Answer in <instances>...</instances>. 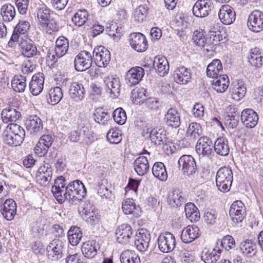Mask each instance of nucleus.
<instances>
[{
	"label": "nucleus",
	"mask_w": 263,
	"mask_h": 263,
	"mask_svg": "<svg viewBox=\"0 0 263 263\" xmlns=\"http://www.w3.org/2000/svg\"><path fill=\"white\" fill-rule=\"evenodd\" d=\"M66 185L64 177L61 176L55 180L52 187L51 192L60 203L67 200L72 204H77L86 196V190L82 181L76 180Z\"/></svg>",
	"instance_id": "nucleus-1"
},
{
	"label": "nucleus",
	"mask_w": 263,
	"mask_h": 263,
	"mask_svg": "<svg viewBox=\"0 0 263 263\" xmlns=\"http://www.w3.org/2000/svg\"><path fill=\"white\" fill-rule=\"evenodd\" d=\"M25 132L23 127L14 123H10L3 134L4 142L11 146L20 145L24 140Z\"/></svg>",
	"instance_id": "nucleus-2"
},
{
	"label": "nucleus",
	"mask_w": 263,
	"mask_h": 263,
	"mask_svg": "<svg viewBox=\"0 0 263 263\" xmlns=\"http://www.w3.org/2000/svg\"><path fill=\"white\" fill-rule=\"evenodd\" d=\"M233 175L232 170L227 167H220L216 173V183L218 190L223 193L228 192L232 185Z\"/></svg>",
	"instance_id": "nucleus-3"
},
{
	"label": "nucleus",
	"mask_w": 263,
	"mask_h": 263,
	"mask_svg": "<svg viewBox=\"0 0 263 263\" xmlns=\"http://www.w3.org/2000/svg\"><path fill=\"white\" fill-rule=\"evenodd\" d=\"M159 250L163 253H168L173 251L176 245L174 236L170 232L161 233L157 239Z\"/></svg>",
	"instance_id": "nucleus-4"
},
{
	"label": "nucleus",
	"mask_w": 263,
	"mask_h": 263,
	"mask_svg": "<svg viewBox=\"0 0 263 263\" xmlns=\"http://www.w3.org/2000/svg\"><path fill=\"white\" fill-rule=\"evenodd\" d=\"M92 59L98 67H105L110 61V52L102 46L96 47L93 49Z\"/></svg>",
	"instance_id": "nucleus-5"
},
{
	"label": "nucleus",
	"mask_w": 263,
	"mask_h": 263,
	"mask_svg": "<svg viewBox=\"0 0 263 263\" xmlns=\"http://www.w3.org/2000/svg\"><path fill=\"white\" fill-rule=\"evenodd\" d=\"M92 57L87 51H81L75 58L74 64L78 71H84L90 68L92 63Z\"/></svg>",
	"instance_id": "nucleus-6"
},
{
	"label": "nucleus",
	"mask_w": 263,
	"mask_h": 263,
	"mask_svg": "<svg viewBox=\"0 0 263 263\" xmlns=\"http://www.w3.org/2000/svg\"><path fill=\"white\" fill-rule=\"evenodd\" d=\"M64 242L59 239L52 240L46 248L48 258L52 260H57L62 257Z\"/></svg>",
	"instance_id": "nucleus-7"
},
{
	"label": "nucleus",
	"mask_w": 263,
	"mask_h": 263,
	"mask_svg": "<svg viewBox=\"0 0 263 263\" xmlns=\"http://www.w3.org/2000/svg\"><path fill=\"white\" fill-rule=\"evenodd\" d=\"M213 8L211 0H198L192 9L193 14L197 17L207 16Z\"/></svg>",
	"instance_id": "nucleus-8"
},
{
	"label": "nucleus",
	"mask_w": 263,
	"mask_h": 263,
	"mask_svg": "<svg viewBox=\"0 0 263 263\" xmlns=\"http://www.w3.org/2000/svg\"><path fill=\"white\" fill-rule=\"evenodd\" d=\"M178 165L184 175L190 176L196 172V162L191 155L182 156L178 160Z\"/></svg>",
	"instance_id": "nucleus-9"
},
{
	"label": "nucleus",
	"mask_w": 263,
	"mask_h": 263,
	"mask_svg": "<svg viewBox=\"0 0 263 263\" xmlns=\"http://www.w3.org/2000/svg\"><path fill=\"white\" fill-rule=\"evenodd\" d=\"M247 26L254 32H259L263 29V13L259 10L253 11L248 18Z\"/></svg>",
	"instance_id": "nucleus-10"
},
{
	"label": "nucleus",
	"mask_w": 263,
	"mask_h": 263,
	"mask_svg": "<svg viewBox=\"0 0 263 263\" xmlns=\"http://www.w3.org/2000/svg\"><path fill=\"white\" fill-rule=\"evenodd\" d=\"M132 48L138 52L145 51L148 46L145 36L139 32L132 33L129 39Z\"/></svg>",
	"instance_id": "nucleus-11"
},
{
	"label": "nucleus",
	"mask_w": 263,
	"mask_h": 263,
	"mask_svg": "<svg viewBox=\"0 0 263 263\" xmlns=\"http://www.w3.org/2000/svg\"><path fill=\"white\" fill-rule=\"evenodd\" d=\"M133 234V229L128 224H122L119 226L115 232L117 241L123 245H127L129 243Z\"/></svg>",
	"instance_id": "nucleus-12"
},
{
	"label": "nucleus",
	"mask_w": 263,
	"mask_h": 263,
	"mask_svg": "<svg viewBox=\"0 0 263 263\" xmlns=\"http://www.w3.org/2000/svg\"><path fill=\"white\" fill-rule=\"evenodd\" d=\"M229 214L234 222H241L246 214V208L244 204L240 200L234 202L230 206Z\"/></svg>",
	"instance_id": "nucleus-13"
},
{
	"label": "nucleus",
	"mask_w": 263,
	"mask_h": 263,
	"mask_svg": "<svg viewBox=\"0 0 263 263\" xmlns=\"http://www.w3.org/2000/svg\"><path fill=\"white\" fill-rule=\"evenodd\" d=\"M104 83L105 90L110 94V97L115 98L119 96L121 85L119 78L108 76L104 78Z\"/></svg>",
	"instance_id": "nucleus-14"
},
{
	"label": "nucleus",
	"mask_w": 263,
	"mask_h": 263,
	"mask_svg": "<svg viewBox=\"0 0 263 263\" xmlns=\"http://www.w3.org/2000/svg\"><path fill=\"white\" fill-rule=\"evenodd\" d=\"M218 17L222 24L228 25L232 24L235 20L236 13L231 6L224 5L219 10Z\"/></svg>",
	"instance_id": "nucleus-15"
},
{
	"label": "nucleus",
	"mask_w": 263,
	"mask_h": 263,
	"mask_svg": "<svg viewBox=\"0 0 263 263\" xmlns=\"http://www.w3.org/2000/svg\"><path fill=\"white\" fill-rule=\"evenodd\" d=\"M144 75V70L141 67H135L130 68L125 76L126 83L133 86L138 84Z\"/></svg>",
	"instance_id": "nucleus-16"
},
{
	"label": "nucleus",
	"mask_w": 263,
	"mask_h": 263,
	"mask_svg": "<svg viewBox=\"0 0 263 263\" xmlns=\"http://www.w3.org/2000/svg\"><path fill=\"white\" fill-rule=\"evenodd\" d=\"M151 237L149 232L145 229H141L137 233L135 240V245L140 252L145 251L149 247Z\"/></svg>",
	"instance_id": "nucleus-17"
},
{
	"label": "nucleus",
	"mask_w": 263,
	"mask_h": 263,
	"mask_svg": "<svg viewBox=\"0 0 263 263\" xmlns=\"http://www.w3.org/2000/svg\"><path fill=\"white\" fill-rule=\"evenodd\" d=\"M240 120L242 124L247 128H252L257 124L258 116L257 113L252 109L243 110L241 114Z\"/></svg>",
	"instance_id": "nucleus-18"
},
{
	"label": "nucleus",
	"mask_w": 263,
	"mask_h": 263,
	"mask_svg": "<svg viewBox=\"0 0 263 263\" xmlns=\"http://www.w3.org/2000/svg\"><path fill=\"white\" fill-rule=\"evenodd\" d=\"M30 27L28 22L26 21H20L14 27L13 33L10 39L8 45L10 47H13L15 42L21 41L20 36L18 34H24L27 32Z\"/></svg>",
	"instance_id": "nucleus-19"
},
{
	"label": "nucleus",
	"mask_w": 263,
	"mask_h": 263,
	"mask_svg": "<svg viewBox=\"0 0 263 263\" xmlns=\"http://www.w3.org/2000/svg\"><path fill=\"white\" fill-rule=\"evenodd\" d=\"M70 98L76 102L83 101L85 96V89L84 86L78 82L71 83L68 89Z\"/></svg>",
	"instance_id": "nucleus-20"
},
{
	"label": "nucleus",
	"mask_w": 263,
	"mask_h": 263,
	"mask_svg": "<svg viewBox=\"0 0 263 263\" xmlns=\"http://www.w3.org/2000/svg\"><path fill=\"white\" fill-rule=\"evenodd\" d=\"M212 141L207 137H201L198 141L195 148L199 155L209 156L212 152Z\"/></svg>",
	"instance_id": "nucleus-21"
},
{
	"label": "nucleus",
	"mask_w": 263,
	"mask_h": 263,
	"mask_svg": "<svg viewBox=\"0 0 263 263\" xmlns=\"http://www.w3.org/2000/svg\"><path fill=\"white\" fill-rule=\"evenodd\" d=\"M44 83V77L43 73H37L33 75L29 85L31 93L34 96L39 95L43 89Z\"/></svg>",
	"instance_id": "nucleus-22"
},
{
	"label": "nucleus",
	"mask_w": 263,
	"mask_h": 263,
	"mask_svg": "<svg viewBox=\"0 0 263 263\" xmlns=\"http://www.w3.org/2000/svg\"><path fill=\"white\" fill-rule=\"evenodd\" d=\"M164 122L168 126L178 128L181 123L180 114L175 108L168 109L164 115Z\"/></svg>",
	"instance_id": "nucleus-23"
},
{
	"label": "nucleus",
	"mask_w": 263,
	"mask_h": 263,
	"mask_svg": "<svg viewBox=\"0 0 263 263\" xmlns=\"http://www.w3.org/2000/svg\"><path fill=\"white\" fill-rule=\"evenodd\" d=\"M52 139L49 135L42 136L34 148V152L39 157L44 156L51 145Z\"/></svg>",
	"instance_id": "nucleus-24"
},
{
	"label": "nucleus",
	"mask_w": 263,
	"mask_h": 263,
	"mask_svg": "<svg viewBox=\"0 0 263 263\" xmlns=\"http://www.w3.org/2000/svg\"><path fill=\"white\" fill-rule=\"evenodd\" d=\"M16 208L14 200L12 199H8L2 205L1 212L7 220H11L16 214Z\"/></svg>",
	"instance_id": "nucleus-25"
},
{
	"label": "nucleus",
	"mask_w": 263,
	"mask_h": 263,
	"mask_svg": "<svg viewBox=\"0 0 263 263\" xmlns=\"http://www.w3.org/2000/svg\"><path fill=\"white\" fill-rule=\"evenodd\" d=\"M199 236V229L198 227L195 225L188 226L182 231L181 239L183 242L187 243L193 241Z\"/></svg>",
	"instance_id": "nucleus-26"
},
{
	"label": "nucleus",
	"mask_w": 263,
	"mask_h": 263,
	"mask_svg": "<svg viewBox=\"0 0 263 263\" xmlns=\"http://www.w3.org/2000/svg\"><path fill=\"white\" fill-rule=\"evenodd\" d=\"M21 48L22 54L27 58L33 57L39 53L36 46L31 41L23 40L18 42Z\"/></svg>",
	"instance_id": "nucleus-27"
},
{
	"label": "nucleus",
	"mask_w": 263,
	"mask_h": 263,
	"mask_svg": "<svg viewBox=\"0 0 263 263\" xmlns=\"http://www.w3.org/2000/svg\"><path fill=\"white\" fill-rule=\"evenodd\" d=\"M27 129L31 134H37L43 129V123L41 119L36 115L28 117L26 121Z\"/></svg>",
	"instance_id": "nucleus-28"
},
{
	"label": "nucleus",
	"mask_w": 263,
	"mask_h": 263,
	"mask_svg": "<svg viewBox=\"0 0 263 263\" xmlns=\"http://www.w3.org/2000/svg\"><path fill=\"white\" fill-rule=\"evenodd\" d=\"M153 66L158 74L162 77L166 75L169 71L168 62L163 56L158 55L155 57Z\"/></svg>",
	"instance_id": "nucleus-29"
},
{
	"label": "nucleus",
	"mask_w": 263,
	"mask_h": 263,
	"mask_svg": "<svg viewBox=\"0 0 263 263\" xmlns=\"http://www.w3.org/2000/svg\"><path fill=\"white\" fill-rule=\"evenodd\" d=\"M174 78L177 83L186 84L191 80V73L189 69L184 66H180L174 71Z\"/></svg>",
	"instance_id": "nucleus-30"
},
{
	"label": "nucleus",
	"mask_w": 263,
	"mask_h": 263,
	"mask_svg": "<svg viewBox=\"0 0 263 263\" xmlns=\"http://www.w3.org/2000/svg\"><path fill=\"white\" fill-rule=\"evenodd\" d=\"M223 72V67L221 61L218 59L213 60L208 66L206 75L209 78L217 79Z\"/></svg>",
	"instance_id": "nucleus-31"
},
{
	"label": "nucleus",
	"mask_w": 263,
	"mask_h": 263,
	"mask_svg": "<svg viewBox=\"0 0 263 263\" xmlns=\"http://www.w3.org/2000/svg\"><path fill=\"white\" fill-rule=\"evenodd\" d=\"M221 250L216 247L212 250L204 248L201 253V258L205 263H214L219 258Z\"/></svg>",
	"instance_id": "nucleus-32"
},
{
	"label": "nucleus",
	"mask_w": 263,
	"mask_h": 263,
	"mask_svg": "<svg viewBox=\"0 0 263 263\" xmlns=\"http://www.w3.org/2000/svg\"><path fill=\"white\" fill-rule=\"evenodd\" d=\"M134 166L138 175L139 176L145 175L149 168L147 157L143 156L138 157L134 161Z\"/></svg>",
	"instance_id": "nucleus-33"
},
{
	"label": "nucleus",
	"mask_w": 263,
	"mask_h": 263,
	"mask_svg": "<svg viewBox=\"0 0 263 263\" xmlns=\"http://www.w3.org/2000/svg\"><path fill=\"white\" fill-rule=\"evenodd\" d=\"M0 14L4 22H10L15 16L16 11L15 7L11 4H5L2 6L1 8Z\"/></svg>",
	"instance_id": "nucleus-34"
},
{
	"label": "nucleus",
	"mask_w": 263,
	"mask_h": 263,
	"mask_svg": "<svg viewBox=\"0 0 263 263\" xmlns=\"http://www.w3.org/2000/svg\"><path fill=\"white\" fill-rule=\"evenodd\" d=\"M214 150L219 155L223 156L228 155L230 147L227 139L223 137L218 138L214 143Z\"/></svg>",
	"instance_id": "nucleus-35"
},
{
	"label": "nucleus",
	"mask_w": 263,
	"mask_h": 263,
	"mask_svg": "<svg viewBox=\"0 0 263 263\" xmlns=\"http://www.w3.org/2000/svg\"><path fill=\"white\" fill-rule=\"evenodd\" d=\"M212 88L217 92H225L229 85V80L227 75L220 76L217 79H215L212 83Z\"/></svg>",
	"instance_id": "nucleus-36"
},
{
	"label": "nucleus",
	"mask_w": 263,
	"mask_h": 263,
	"mask_svg": "<svg viewBox=\"0 0 263 263\" xmlns=\"http://www.w3.org/2000/svg\"><path fill=\"white\" fill-rule=\"evenodd\" d=\"M69 47L68 40L64 36H60L55 42L54 52L59 58L64 55L67 52Z\"/></svg>",
	"instance_id": "nucleus-37"
},
{
	"label": "nucleus",
	"mask_w": 263,
	"mask_h": 263,
	"mask_svg": "<svg viewBox=\"0 0 263 263\" xmlns=\"http://www.w3.org/2000/svg\"><path fill=\"white\" fill-rule=\"evenodd\" d=\"M98 245L95 240H89L83 243L81 250L85 257L92 258L97 253Z\"/></svg>",
	"instance_id": "nucleus-38"
},
{
	"label": "nucleus",
	"mask_w": 263,
	"mask_h": 263,
	"mask_svg": "<svg viewBox=\"0 0 263 263\" xmlns=\"http://www.w3.org/2000/svg\"><path fill=\"white\" fill-rule=\"evenodd\" d=\"M202 30H197L193 32L192 40L197 46L204 48L208 52L211 51V49L208 46V37Z\"/></svg>",
	"instance_id": "nucleus-39"
},
{
	"label": "nucleus",
	"mask_w": 263,
	"mask_h": 263,
	"mask_svg": "<svg viewBox=\"0 0 263 263\" xmlns=\"http://www.w3.org/2000/svg\"><path fill=\"white\" fill-rule=\"evenodd\" d=\"M20 112L13 108L4 109L1 113L3 121L5 123L15 122L20 117Z\"/></svg>",
	"instance_id": "nucleus-40"
},
{
	"label": "nucleus",
	"mask_w": 263,
	"mask_h": 263,
	"mask_svg": "<svg viewBox=\"0 0 263 263\" xmlns=\"http://www.w3.org/2000/svg\"><path fill=\"white\" fill-rule=\"evenodd\" d=\"M249 63L256 67H260L263 64V54L258 48L251 49L249 57Z\"/></svg>",
	"instance_id": "nucleus-41"
},
{
	"label": "nucleus",
	"mask_w": 263,
	"mask_h": 263,
	"mask_svg": "<svg viewBox=\"0 0 263 263\" xmlns=\"http://www.w3.org/2000/svg\"><path fill=\"white\" fill-rule=\"evenodd\" d=\"M152 173L155 177L161 181L167 179V173L164 164L162 162H156L152 167Z\"/></svg>",
	"instance_id": "nucleus-42"
},
{
	"label": "nucleus",
	"mask_w": 263,
	"mask_h": 263,
	"mask_svg": "<svg viewBox=\"0 0 263 263\" xmlns=\"http://www.w3.org/2000/svg\"><path fill=\"white\" fill-rule=\"evenodd\" d=\"M121 263H140L139 255L133 250L123 251L120 256Z\"/></svg>",
	"instance_id": "nucleus-43"
},
{
	"label": "nucleus",
	"mask_w": 263,
	"mask_h": 263,
	"mask_svg": "<svg viewBox=\"0 0 263 263\" xmlns=\"http://www.w3.org/2000/svg\"><path fill=\"white\" fill-rule=\"evenodd\" d=\"M167 201L172 206H179L184 202V198L179 190H173L168 194Z\"/></svg>",
	"instance_id": "nucleus-44"
},
{
	"label": "nucleus",
	"mask_w": 263,
	"mask_h": 263,
	"mask_svg": "<svg viewBox=\"0 0 263 263\" xmlns=\"http://www.w3.org/2000/svg\"><path fill=\"white\" fill-rule=\"evenodd\" d=\"M184 212L186 218L191 222L197 221L200 218L199 210L193 203L189 202L185 204Z\"/></svg>",
	"instance_id": "nucleus-45"
},
{
	"label": "nucleus",
	"mask_w": 263,
	"mask_h": 263,
	"mask_svg": "<svg viewBox=\"0 0 263 263\" xmlns=\"http://www.w3.org/2000/svg\"><path fill=\"white\" fill-rule=\"evenodd\" d=\"M67 237L69 243L72 246H77L82 237V233L80 228L77 227H71L68 231Z\"/></svg>",
	"instance_id": "nucleus-46"
},
{
	"label": "nucleus",
	"mask_w": 263,
	"mask_h": 263,
	"mask_svg": "<svg viewBox=\"0 0 263 263\" xmlns=\"http://www.w3.org/2000/svg\"><path fill=\"white\" fill-rule=\"evenodd\" d=\"M221 40H222L221 32L217 28H213L210 30L209 37H208V48L212 50L213 46L218 45Z\"/></svg>",
	"instance_id": "nucleus-47"
},
{
	"label": "nucleus",
	"mask_w": 263,
	"mask_h": 263,
	"mask_svg": "<svg viewBox=\"0 0 263 263\" xmlns=\"http://www.w3.org/2000/svg\"><path fill=\"white\" fill-rule=\"evenodd\" d=\"M240 249L244 255L249 257L256 253V245L252 240L246 239L242 241L240 245Z\"/></svg>",
	"instance_id": "nucleus-48"
},
{
	"label": "nucleus",
	"mask_w": 263,
	"mask_h": 263,
	"mask_svg": "<svg viewBox=\"0 0 263 263\" xmlns=\"http://www.w3.org/2000/svg\"><path fill=\"white\" fill-rule=\"evenodd\" d=\"M51 12V10L45 5L37 8L36 17L40 26L45 24V22L50 19Z\"/></svg>",
	"instance_id": "nucleus-49"
},
{
	"label": "nucleus",
	"mask_w": 263,
	"mask_h": 263,
	"mask_svg": "<svg viewBox=\"0 0 263 263\" xmlns=\"http://www.w3.org/2000/svg\"><path fill=\"white\" fill-rule=\"evenodd\" d=\"M11 87L15 92H24L26 87V78L21 75H15L11 81Z\"/></svg>",
	"instance_id": "nucleus-50"
},
{
	"label": "nucleus",
	"mask_w": 263,
	"mask_h": 263,
	"mask_svg": "<svg viewBox=\"0 0 263 263\" xmlns=\"http://www.w3.org/2000/svg\"><path fill=\"white\" fill-rule=\"evenodd\" d=\"M89 13L86 9H80L74 14L72 17L73 23L78 27L84 25L87 21Z\"/></svg>",
	"instance_id": "nucleus-51"
},
{
	"label": "nucleus",
	"mask_w": 263,
	"mask_h": 263,
	"mask_svg": "<svg viewBox=\"0 0 263 263\" xmlns=\"http://www.w3.org/2000/svg\"><path fill=\"white\" fill-rule=\"evenodd\" d=\"M202 133V130L199 124L192 123L188 127L186 135L189 139L195 140L201 135Z\"/></svg>",
	"instance_id": "nucleus-52"
},
{
	"label": "nucleus",
	"mask_w": 263,
	"mask_h": 263,
	"mask_svg": "<svg viewBox=\"0 0 263 263\" xmlns=\"http://www.w3.org/2000/svg\"><path fill=\"white\" fill-rule=\"evenodd\" d=\"M63 97L62 89L59 87L51 88L49 91L48 102L52 105L58 104Z\"/></svg>",
	"instance_id": "nucleus-53"
},
{
	"label": "nucleus",
	"mask_w": 263,
	"mask_h": 263,
	"mask_svg": "<svg viewBox=\"0 0 263 263\" xmlns=\"http://www.w3.org/2000/svg\"><path fill=\"white\" fill-rule=\"evenodd\" d=\"M145 92L146 90L143 88L133 90L130 97L133 102L138 104L145 102L147 99L145 96Z\"/></svg>",
	"instance_id": "nucleus-54"
},
{
	"label": "nucleus",
	"mask_w": 263,
	"mask_h": 263,
	"mask_svg": "<svg viewBox=\"0 0 263 263\" xmlns=\"http://www.w3.org/2000/svg\"><path fill=\"white\" fill-rule=\"evenodd\" d=\"M165 136L163 129L154 128L150 132L149 138L153 143L155 144H160L165 138Z\"/></svg>",
	"instance_id": "nucleus-55"
},
{
	"label": "nucleus",
	"mask_w": 263,
	"mask_h": 263,
	"mask_svg": "<svg viewBox=\"0 0 263 263\" xmlns=\"http://www.w3.org/2000/svg\"><path fill=\"white\" fill-rule=\"evenodd\" d=\"M246 92V87L242 82H240L233 88L232 97L234 100L239 101L245 96Z\"/></svg>",
	"instance_id": "nucleus-56"
},
{
	"label": "nucleus",
	"mask_w": 263,
	"mask_h": 263,
	"mask_svg": "<svg viewBox=\"0 0 263 263\" xmlns=\"http://www.w3.org/2000/svg\"><path fill=\"white\" fill-rule=\"evenodd\" d=\"M41 27L45 29L47 33L52 34L58 31L59 29V25L54 18H51L45 22V24H43Z\"/></svg>",
	"instance_id": "nucleus-57"
},
{
	"label": "nucleus",
	"mask_w": 263,
	"mask_h": 263,
	"mask_svg": "<svg viewBox=\"0 0 263 263\" xmlns=\"http://www.w3.org/2000/svg\"><path fill=\"white\" fill-rule=\"evenodd\" d=\"M138 208H136L135 203L132 198H127L122 202V208L125 214L132 213L135 214L136 212L134 210H136Z\"/></svg>",
	"instance_id": "nucleus-58"
},
{
	"label": "nucleus",
	"mask_w": 263,
	"mask_h": 263,
	"mask_svg": "<svg viewBox=\"0 0 263 263\" xmlns=\"http://www.w3.org/2000/svg\"><path fill=\"white\" fill-rule=\"evenodd\" d=\"M113 117L115 121L119 125H123L127 120L126 112L121 107H119L114 111Z\"/></svg>",
	"instance_id": "nucleus-59"
},
{
	"label": "nucleus",
	"mask_w": 263,
	"mask_h": 263,
	"mask_svg": "<svg viewBox=\"0 0 263 263\" xmlns=\"http://www.w3.org/2000/svg\"><path fill=\"white\" fill-rule=\"evenodd\" d=\"M107 113L102 108H98L95 110L94 119L99 124L104 125L108 119Z\"/></svg>",
	"instance_id": "nucleus-60"
},
{
	"label": "nucleus",
	"mask_w": 263,
	"mask_h": 263,
	"mask_svg": "<svg viewBox=\"0 0 263 263\" xmlns=\"http://www.w3.org/2000/svg\"><path fill=\"white\" fill-rule=\"evenodd\" d=\"M107 140L112 144H118L122 140L121 134L119 130L111 129L107 133Z\"/></svg>",
	"instance_id": "nucleus-61"
},
{
	"label": "nucleus",
	"mask_w": 263,
	"mask_h": 263,
	"mask_svg": "<svg viewBox=\"0 0 263 263\" xmlns=\"http://www.w3.org/2000/svg\"><path fill=\"white\" fill-rule=\"evenodd\" d=\"M97 190L98 194L102 199H107L110 197L111 191L108 190L107 186V182L105 181L99 182Z\"/></svg>",
	"instance_id": "nucleus-62"
},
{
	"label": "nucleus",
	"mask_w": 263,
	"mask_h": 263,
	"mask_svg": "<svg viewBox=\"0 0 263 263\" xmlns=\"http://www.w3.org/2000/svg\"><path fill=\"white\" fill-rule=\"evenodd\" d=\"M81 130V140L86 144H89L93 141L92 133L87 127L83 126Z\"/></svg>",
	"instance_id": "nucleus-63"
},
{
	"label": "nucleus",
	"mask_w": 263,
	"mask_h": 263,
	"mask_svg": "<svg viewBox=\"0 0 263 263\" xmlns=\"http://www.w3.org/2000/svg\"><path fill=\"white\" fill-rule=\"evenodd\" d=\"M147 13V9L144 6H140L136 9L134 12V17L135 20L139 23L142 22Z\"/></svg>",
	"instance_id": "nucleus-64"
}]
</instances>
